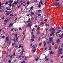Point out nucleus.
<instances>
[{
  "instance_id": "nucleus-22",
  "label": "nucleus",
  "mask_w": 63,
  "mask_h": 63,
  "mask_svg": "<svg viewBox=\"0 0 63 63\" xmlns=\"http://www.w3.org/2000/svg\"><path fill=\"white\" fill-rule=\"evenodd\" d=\"M24 49H22V53H21V54H23V52H24Z\"/></svg>"
},
{
  "instance_id": "nucleus-50",
  "label": "nucleus",
  "mask_w": 63,
  "mask_h": 63,
  "mask_svg": "<svg viewBox=\"0 0 63 63\" xmlns=\"http://www.w3.org/2000/svg\"><path fill=\"white\" fill-rule=\"evenodd\" d=\"M9 16H13V14H10L9 15Z\"/></svg>"
},
{
  "instance_id": "nucleus-47",
  "label": "nucleus",
  "mask_w": 63,
  "mask_h": 63,
  "mask_svg": "<svg viewBox=\"0 0 63 63\" xmlns=\"http://www.w3.org/2000/svg\"><path fill=\"white\" fill-rule=\"evenodd\" d=\"M1 5H2V3L1 2L0 3V8L1 7Z\"/></svg>"
},
{
  "instance_id": "nucleus-4",
  "label": "nucleus",
  "mask_w": 63,
  "mask_h": 63,
  "mask_svg": "<svg viewBox=\"0 0 63 63\" xmlns=\"http://www.w3.org/2000/svg\"><path fill=\"white\" fill-rule=\"evenodd\" d=\"M43 44H44L43 45L44 47H45L46 45V44L45 41H44L43 42Z\"/></svg>"
},
{
  "instance_id": "nucleus-17",
  "label": "nucleus",
  "mask_w": 63,
  "mask_h": 63,
  "mask_svg": "<svg viewBox=\"0 0 63 63\" xmlns=\"http://www.w3.org/2000/svg\"><path fill=\"white\" fill-rule=\"evenodd\" d=\"M12 41H14V42H16V40H15V38H14L13 39H12Z\"/></svg>"
},
{
  "instance_id": "nucleus-34",
  "label": "nucleus",
  "mask_w": 63,
  "mask_h": 63,
  "mask_svg": "<svg viewBox=\"0 0 63 63\" xmlns=\"http://www.w3.org/2000/svg\"><path fill=\"white\" fill-rule=\"evenodd\" d=\"M31 40H32V42H34V39L33 38H32L31 39Z\"/></svg>"
},
{
  "instance_id": "nucleus-21",
  "label": "nucleus",
  "mask_w": 63,
  "mask_h": 63,
  "mask_svg": "<svg viewBox=\"0 0 63 63\" xmlns=\"http://www.w3.org/2000/svg\"><path fill=\"white\" fill-rule=\"evenodd\" d=\"M15 37H16V38H17V34H15Z\"/></svg>"
},
{
  "instance_id": "nucleus-14",
  "label": "nucleus",
  "mask_w": 63,
  "mask_h": 63,
  "mask_svg": "<svg viewBox=\"0 0 63 63\" xmlns=\"http://www.w3.org/2000/svg\"><path fill=\"white\" fill-rule=\"evenodd\" d=\"M56 5H59V2H55V3Z\"/></svg>"
},
{
  "instance_id": "nucleus-16",
  "label": "nucleus",
  "mask_w": 63,
  "mask_h": 63,
  "mask_svg": "<svg viewBox=\"0 0 63 63\" xmlns=\"http://www.w3.org/2000/svg\"><path fill=\"white\" fill-rule=\"evenodd\" d=\"M9 37H6V39L7 41H9Z\"/></svg>"
},
{
  "instance_id": "nucleus-49",
  "label": "nucleus",
  "mask_w": 63,
  "mask_h": 63,
  "mask_svg": "<svg viewBox=\"0 0 63 63\" xmlns=\"http://www.w3.org/2000/svg\"><path fill=\"white\" fill-rule=\"evenodd\" d=\"M50 61L52 63V62H53V60L52 59H51Z\"/></svg>"
},
{
  "instance_id": "nucleus-63",
  "label": "nucleus",
  "mask_w": 63,
  "mask_h": 63,
  "mask_svg": "<svg viewBox=\"0 0 63 63\" xmlns=\"http://www.w3.org/2000/svg\"><path fill=\"white\" fill-rule=\"evenodd\" d=\"M47 1H45V5H46V3H47Z\"/></svg>"
},
{
  "instance_id": "nucleus-62",
  "label": "nucleus",
  "mask_w": 63,
  "mask_h": 63,
  "mask_svg": "<svg viewBox=\"0 0 63 63\" xmlns=\"http://www.w3.org/2000/svg\"><path fill=\"white\" fill-rule=\"evenodd\" d=\"M37 26H38V25H35V27H37Z\"/></svg>"
},
{
  "instance_id": "nucleus-13",
  "label": "nucleus",
  "mask_w": 63,
  "mask_h": 63,
  "mask_svg": "<svg viewBox=\"0 0 63 63\" xmlns=\"http://www.w3.org/2000/svg\"><path fill=\"white\" fill-rule=\"evenodd\" d=\"M31 25H32L31 23H30V24H29L28 25V26L29 27H30Z\"/></svg>"
},
{
  "instance_id": "nucleus-8",
  "label": "nucleus",
  "mask_w": 63,
  "mask_h": 63,
  "mask_svg": "<svg viewBox=\"0 0 63 63\" xmlns=\"http://www.w3.org/2000/svg\"><path fill=\"white\" fill-rule=\"evenodd\" d=\"M49 52L51 54H54V52L52 51Z\"/></svg>"
},
{
  "instance_id": "nucleus-46",
  "label": "nucleus",
  "mask_w": 63,
  "mask_h": 63,
  "mask_svg": "<svg viewBox=\"0 0 63 63\" xmlns=\"http://www.w3.org/2000/svg\"><path fill=\"white\" fill-rule=\"evenodd\" d=\"M47 21V19H45L44 20V21Z\"/></svg>"
},
{
  "instance_id": "nucleus-40",
  "label": "nucleus",
  "mask_w": 63,
  "mask_h": 63,
  "mask_svg": "<svg viewBox=\"0 0 63 63\" xmlns=\"http://www.w3.org/2000/svg\"><path fill=\"white\" fill-rule=\"evenodd\" d=\"M33 6H32L30 8V9L32 10V9H33Z\"/></svg>"
},
{
  "instance_id": "nucleus-19",
  "label": "nucleus",
  "mask_w": 63,
  "mask_h": 63,
  "mask_svg": "<svg viewBox=\"0 0 63 63\" xmlns=\"http://www.w3.org/2000/svg\"><path fill=\"white\" fill-rule=\"evenodd\" d=\"M51 30H53V31H55V29L53 28H51Z\"/></svg>"
},
{
  "instance_id": "nucleus-64",
  "label": "nucleus",
  "mask_w": 63,
  "mask_h": 63,
  "mask_svg": "<svg viewBox=\"0 0 63 63\" xmlns=\"http://www.w3.org/2000/svg\"><path fill=\"white\" fill-rule=\"evenodd\" d=\"M4 37H5V36H3L2 37V38H4Z\"/></svg>"
},
{
  "instance_id": "nucleus-51",
  "label": "nucleus",
  "mask_w": 63,
  "mask_h": 63,
  "mask_svg": "<svg viewBox=\"0 0 63 63\" xmlns=\"http://www.w3.org/2000/svg\"><path fill=\"white\" fill-rule=\"evenodd\" d=\"M21 5H19L18 6V8H19L20 7V6H21Z\"/></svg>"
},
{
  "instance_id": "nucleus-37",
  "label": "nucleus",
  "mask_w": 63,
  "mask_h": 63,
  "mask_svg": "<svg viewBox=\"0 0 63 63\" xmlns=\"http://www.w3.org/2000/svg\"><path fill=\"white\" fill-rule=\"evenodd\" d=\"M16 41H17V42H18V37H17L16 38Z\"/></svg>"
},
{
  "instance_id": "nucleus-56",
  "label": "nucleus",
  "mask_w": 63,
  "mask_h": 63,
  "mask_svg": "<svg viewBox=\"0 0 63 63\" xmlns=\"http://www.w3.org/2000/svg\"><path fill=\"white\" fill-rule=\"evenodd\" d=\"M58 48V47L57 46L56 48V47L55 48V49H57Z\"/></svg>"
},
{
  "instance_id": "nucleus-26",
  "label": "nucleus",
  "mask_w": 63,
  "mask_h": 63,
  "mask_svg": "<svg viewBox=\"0 0 63 63\" xmlns=\"http://www.w3.org/2000/svg\"><path fill=\"white\" fill-rule=\"evenodd\" d=\"M39 57H37L35 59L36 61H37L38 60V59H39Z\"/></svg>"
},
{
  "instance_id": "nucleus-43",
  "label": "nucleus",
  "mask_w": 63,
  "mask_h": 63,
  "mask_svg": "<svg viewBox=\"0 0 63 63\" xmlns=\"http://www.w3.org/2000/svg\"><path fill=\"white\" fill-rule=\"evenodd\" d=\"M49 60V58H47L46 59V61H47V60Z\"/></svg>"
},
{
  "instance_id": "nucleus-24",
  "label": "nucleus",
  "mask_w": 63,
  "mask_h": 63,
  "mask_svg": "<svg viewBox=\"0 0 63 63\" xmlns=\"http://www.w3.org/2000/svg\"><path fill=\"white\" fill-rule=\"evenodd\" d=\"M16 42H14V43H13L12 44V46H13L15 44V43Z\"/></svg>"
},
{
  "instance_id": "nucleus-41",
  "label": "nucleus",
  "mask_w": 63,
  "mask_h": 63,
  "mask_svg": "<svg viewBox=\"0 0 63 63\" xmlns=\"http://www.w3.org/2000/svg\"><path fill=\"white\" fill-rule=\"evenodd\" d=\"M52 45H54V43L53 42H52Z\"/></svg>"
},
{
  "instance_id": "nucleus-5",
  "label": "nucleus",
  "mask_w": 63,
  "mask_h": 63,
  "mask_svg": "<svg viewBox=\"0 0 63 63\" xmlns=\"http://www.w3.org/2000/svg\"><path fill=\"white\" fill-rule=\"evenodd\" d=\"M63 33L60 36H59V37H60V38H61L62 39H63Z\"/></svg>"
},
{
  "instance_id": "nucleus-35",
  "label": "nucleus",
  "mask_w": 63,
  "mask_h": 63,
  "mask_svg": "<svg viewBox=\"0 0 63 63\" xmlns=\"http://www.w3.org/2000/svg\"><path fill=\"white\" fill-rule=\"evenodd\" d=\"M60 28V27H57V28H56V29H59Z\"/></svg>"
},
{
  "instance_id": "nucleus-3",
  "label": "nucleus",
  "mask_w": 63,
  "mask_h": 63,
  "mask_svg": "<svg viewBox=\"0 0 63 63\" xmlns=\"http://www.w3.org/2000/svg\"><path fill=\"white\" fill-rule=\"evenodd\" d=\"M30 22V18H29L28 19V21H26V23H27L29 22Z\"/></svg>"
},
{
  "instance_id": "nucleus-39",
  "label": "nucleus",
  "mask_w": 63,
  "mask_h": 63,
  "mask_svg": "<svg viewBox=\"0 0 63 63\" xmlns=\"http://www.w3.org/2000/svg\"><path fill=\"white\" fill-rule=\"evenodd\" d=\"M8 5H9V7H11V5H11V4L10 3V4H8Z\"/></svg>"
},
{
  "instance_id": "nucleus-28",
  "label": "nucleus",
  "mask_w": 63,
  "mask_h": 63,
  "mask_svg": "<svg viewBox=\"0 0 63 63\" xmlns=\"http://www.w3.org/2000/svg\"><path fill=\"white\" fill-rule=\"evenodd\" d=\"M9 56L10 57V58H12V57L13 56L12 55L11 56H10V55H9Z\"/></svg>"
},
{
  "instance_id": "nucleus-58",
  "label": "nucleus",
  "mask_w": 63,
  "mask_h": 63,
  "mask_svg": "<svg viewBox=\"0 0 63 63\" xmlns=\"http://www.w3.org/2000/svg\"><path fill=\"white\" fill-rule=\"evenodd\" d=\"M32 37L33 38H35V36L34 35H32Z\"/></svg>"
},
{
  "instance_id": "nucleus-7",
  "label": "nucleus",
  "mask_w": 63,
  "mask_h": 63,
  "mask_svg": "<svg viewBox=\"0 0 63 63\" xmlns=\"http://www.w3.org/2000/svg\"><path fill=\"white\" fill-rule=\"evenodd\" d=\"M61 31V30H59V31H58L56 33V34H57V33H59L60 32V31Z\"/></svg>"
},
{
  "instance_id": "nucleus-23",
  "label": "nucleus",
  "mask_w": 63,
  "mask_h": 63,
  "mask_svg": "<svg viewBox=\"0 0 63 63\" xmlns=\"http://www.w3.org/2000/svg\"><path fill=\"white\" fill-rule=\"evenodd\" d=\"M22 47V46H21V45H19L18 48H20V47Z\"/></svg>"
},
{
  "instance_id": "nucleus-54",
  "label": "nucleus",
  "mask_w": 63,
  "mask_h": 63,
  "mask_svg": "<svg viewBox=\"0 0 63 63\" xmlns=\"http://www.w3.org/2000/svg\"><path fill=\"white\" fill-rule=\"evenodd\" d=\"M31 34L32 35H33V31H32L31 32Z\"/></svg>"
},
{
  "instance_id": "nucleus-27",
  "label": "nucleus",
  "mask_w": 63,
  "mask_h": 63,
  "mask_svg": "<svg viewBox=\"0 0 63 63\" xmlns=\"http://www.w3.org/2000/svg\"><path fill=\"white\" fill-rule=\"evenodd\" d=\"M32 51H33V52H35V51H36V49H34V50H33Z\"/></svg>"
},
{
  "instance_id": "nucleus-11",
  "label": "nucleus",
  "mask_w": 63,
  "mask_h": 63,
  "mask_svg": "<svg viewBox=\"0 0 63 63\" xmlns=\"http://www.w3.org/2000/svg\"><path fill=\"white\" fill-rule=\"evenodd\" d=\"M62 48H61L59 50V51H58V53H59L61 51H62Z\"/></svg>"
},
{
  "instance_id": "nucleus-42",
  "label": "nucleus",
  "mask_w": 63,
  "mask_h": 63,
  "mask_svg": "<svg viewBox=\"0 0 63 63\" xmlns=\"http://www.w3.org/2000/svg\"><path fill=\"white\" fill-rule=\"evenodd\" d=\"M9 14H10V13H7L6 14V15H9Z\"/></svg>"
},
{
  "instance_id": "nucleus-33",
  "label": "nucleus",
  "mask_w": 63,
  "mask_h": 63,
  "mask_svg": "<svg viewBox=\"0 0 63 63\" xmlns=\"http://www.w3.org/2000/svg\"><path fill=\"white\" fill-rule=\"evenodd\" d=\"M25 63V61L23 60V62H21L20 63Z\"/></svg>"
},
{
  "instance_id": "nucleus-2",
  "label": "nucleus",
  "mask_w": 63,
  "mask_h": 63,
  "mask_svg": "<svg viewBox=\"0 0 63 63\" xmlns=\"http://www.w3.org/2000/svg\"><path fill=\"white\" fill-rule=\"evenodd\" d=\"M25 60H26V61H27V60H29V57H26V56H25Z\"/></svg>"
},
{
  "instance_id": "nucleus-1",
  "label": "nucleus",
  "mask_w": 63,
  "mask_h": 63,
  "mask_svg": "<svg viewBox=\"0 0 63 63\" xmlns=\"http://www.w3.org/2000/svg\"><path fill=\"white\" fill-rule=\"evenodd\" d=\"M53 39V38H49V41H50L47 42V43L49 44V43H51V42H52L53 41V40H52Z\"/></svg>"
},
{
  "instance_id": "nucleus-44",
  "label": "nucleus",
  "mask_w": 63,
  "mask_h": 63,
  "mask_svg": "<svg viewBox=\"0 0 63 63\" xmlns=\"http://www.w3.org/2000/svg\"><path fill=\"white\" fill-rule=\"evenodd\" d=\"M41 40V38H40V37H39L38 38V40L39 41H40Z\"/></svg>"
},
{
  "instance_id": "nucleus-20",
  "label": "nucleus",
  "mask_w": 63,
  "mask_h": 63,
  "mask_svg": "<svg viewBox=\"0 0 63 63\" xmlns=\"http://www.w3.org/2000/svg\"><path fill=\"white\" fill-rule=\"evenodd\" d=\"M51 46H49V50H51Z\"/></svg>"
},
{
  "instance_id": "nucleus-59",
  "label": "nucleus",
  "mask_w": 63,
  "mask_h": 63,
  "mask_svg": "<svg viewBox=\"0 0 63 63\" xmlns=\"http://www.w3.org/2000/svg\"><path fill=\"white\" fill-rule=\"evenodd\" d=\"M63 53V52H60V54H62Z\"/></svg>"
},
{
  "instance_id": "nucleus-60",
  "label": "nucleus",
  "mask_w": 63,
  "mask_h": 63,
  "mask_svg": "<svg viewBox=\"0 0 63 63\" xmlns=\"http://www.w3.org/2000/svg\"><path fill=\"white\" fill-rule=\"evenodd\" d=\"M34 2H36V3H38V1H37V0L34 1Z\"/></svg>"
},
{
  "instance_id": "nucleus-30",
  "label": "nucleus",
  "mask_w": 63,
  "mask_h": 63,
  "mask_svg": "<svg viewBox=\"0 0 63 63\" xmlns=\"http://www.w3.org/2000/svg\"><path fill=\"white\" fill-rule=\"evenodd\" d=\"M37 15H38V16H41V14H40L39 13H38L37 14Z\"/></svg>"
},
{
  "instance_id": "nucleus-29",
  "label": "nucleus",
  "mask_w": 63,
  "mask_h": 63,
  "mask_svg": "<svg viewBox=\"0 0 63 63\" xmlns=\"http://www.w3.org/2000/svg\"><path fill=\"white\" fill-rule=\"evenodd\" d=\"M23 3H25V1H23L22 3H21V5H23Z\"/></svg>"
},
{
  "instance_id": "nucleus-38",
  "label": "nucleus",
  "mask_w": 63,
  "mask_h": 63,
  "mask_svg": "<svg viewBox=\"0 0 63 63\" xmlns=\"http://www.w3.org/2000/svg\"><path fill=\"white\" fill-rule=\"evenodd\" d=\"M44 23V22H41L40 23V25H42V24H43Z\"/></svg>"
},
{
  "instance_id": "nucleus-55",
  "label": "nucleus",
  "mask_w": 63,
  "mask_h": 63,
  "mask_svg": "<svg viewBox=\"0 0 63 63\" xmlns=\"http://www.w3.org/2000/svg\"><path fill=\"white\" fill-rule=\"evenodd\" d=\"M22 58H24V56H22Z\"/></svg>"
},
{
  "instance_id": "nucleus-9",
  "label": "nucleus",
  "mask_w": 63,
  "mask_h": 63,
  "mask_svg": "<svg viewBox=\"0 0 63 63\" xmlns=\"http://www.w3.org/2000/svg\"><path fill=\"white\" fill-rule=\"evenodd\" d=\"M59 42H60V41L59 40V39H58L56 43L58 44L59 43Z\"/></svg>"
},
{
  "instance_id": "nucleus-52",
  "label": "nucleus",
  "mask_w": 63,
  "mask_h": 63,
  "mask_svg": "<svg viewBox=\"0 0 63 63\" xmlns=\"http://www.w3.org/2000/svg\"><path fill=\"white\" fill-rule=\"evenodd\" d=\"M41 35L42 36H43L44 35V34L43 33H41Z\"/></svg>"
},
{
  "instance_id": "nucleus-48",
  "label": "nucleus",
  "mask_w": 63,
  "mask_h": 63,
  "mask_svg": "<svg viewBox=\"0 0 63 63\" xmlns=\"http://www.w3.org/2000/svg\"><path fill=\"white\" fill-rule=\"evenodd\" d=\"M27 4H28V5H29V2H27Z\"/></svg>"
},
{
  "instance_id": "nucleus-12",
  "label": "nucleus",
  "mask_w": 63,
  "mask_h": 63,
  "mask_svg": "<svg viewBox=\"0 0 63 63\" xmlns=\"http://www.w3.org/2000/svg\"><path fill=\"white\" fill-rule=\"evenodd\" d=\"M40 28L39 26H38L37 29V31H38L39 30V29H40Z\"/></svg>"
},
{
  "instance_id": "nucleus-61",
  "label": "nucleus",
  "mask_w": 63,
  "mask_h": 63,
  "mask_svg": "<svg viewBox=\"0 0 63 63\" xmlns=\"http://www.w3.org/2000/svg\"><path fill=\"white\" fill-rule=\"evenodd\" d=\"M41 44H42V43H40L39 44V46H41Z\"/></svg>"
},
{
  "instance_id": "nucleus-15",
  "label": "nucleus",
  "mask_w": 63,
  "mask_h": 63,
  "mask_svg": "<svg viewBox=\"0 0 63 63\" xmlns=\"http://www.w3.org/2000/svg\"><path fill=\"white\" fill-rule=\"evenodd\" d=\"M18 1L17 0V1H15L14 2V3H15V4L16 5V4H17L18 3Z\"/></svg>"
},
{
  "instance_id": "nucleus-36",
  "label": "nucleus",
  "mask_w": 63,
  "mask_h": 63,
  "mask_svg": "<svg viewBox=\"0 0 63 63\" xmlns=\"http://www.w3.org/2000/svg\"><path fill=\"white\" fill-rule=\"evenodd\" d=\"M26 5V4H23V6H24L25 7V8H26V6H25Z\"/></svg>"
},
{
  "instance_id": "nucleus-25",
  "label": "nucleus",
  "mask_w": 63,
  "mask_h": 63,
  "mask_svg": "<svg viewBox=\"0 0 63 63\" xmlns=\"http://www.w3.org/2000/svg\"><path fill=\"white\" fill-rule=\"evenodd\" d=\"M15 52L13 53V55H12V56H14L15 55Z\"/></svg>"
},
{
  "instance_id": "nucleus-45",
  "label": "nucleus",
  "mask_w": 63,
  "mask_h": 63,
  "mask_svg": "<svg viewBox=\"0 0 63 63\" xmlns=\"http://www.w3.org/2000/svg\"><path fill=\"white\" fill-rule=\"evenodd\" d=\"M38 7H39V8H41V5L40 4H39L38 5Z\"/></svg>"
},
{
  "instance_id": "nucleus-18",
  "label": "nucleus",
  "mask_w": 63,
  "mask_h": 63,
  "mask_svg": "<svg viewBox=\"0 0 63 63\" xmlns=\"http://www.w3.org/2000/svg\"><path fill=\"white\" fill-rule=\"evenodd\" d=\"M9 3H12L13 2V1H11V0H10V1L8 2Z\"/></svg>"
},
{
  "instance_id": "nucleus-10",
  "label": "nucleus",
  "mask_w": 63,
  "mask_h": 63,
  "mask_svg": "<svg viewBox=\"0 0 63 63\" xmlns=\"http://www.w3.org/2000/svg\"><path fill=\"white\" fill-rule=\"evenodd\" d=\"M38 35H39L41 34V32L39 31H37V32Z\"/></svg>"
},
{
  "instance_id": "nucleus-31",
  "label": "nucleus",
  "mask_w": 63,
  "mask_h": 63,
  "mask_svg": "<svg viewBox=\"0 0 63 63\" xmlns=\"http://www.w3.org/2000/svg\"><path fill=\"white\" fill-rule=\"evenodd\" d=\"M31 14L32 15H33L34 14V13H33V12H32L31 13Z\"/></svg>"
},
{
  "instance_id": "nucleus-57",
  "label": "nucleus",
  "mask_w": 63,
  "mask_h": 63,
  "mask_svg": "<svg viewBox=\"0 0 63 63\" xmlns=\"http://www.w3.org/2000/svg\"><path fill=\"white\" fill-rule=\"evenodd\" d=\"M11 42H9V45H10V44H11Z\"/></svg>"
},
{
  "instance_id": "nucleus-32",
  "label": "nucleus",
  "mask_w": 63,
  "mask_h": 63,
  "mask_svg": "<svg viewBox=\"0 0 63 63\" xmlns=\"http://www.w3.org/2000/svg\"><path fill=\"white\" fill-rule=\"evenodd\" d=\"M8 21V20H5L4 21V22H7Z\"/></svg>"
},
{
  "instance_id": "nucleus-6",
  "label": "nucleus",
  "mask_w": 63,
  "mask_h": 63,
  "mask_svg": "<svg viewBox=\"0 0 63 63\" xmlns=\"http://www.w3.org/2000/svg\"><path fill=\"white\" fill-rule=\"evenodd\" d=\"M13 25V23L12 24V23H10L8 27H11V26H12Z\"/></svg>"
},
{
  "instance_id": "nucleus-53",
  "label": "nucleus",
  "mask_w": 63,
  "mask_h": 63,
  "mask_svg": "<svg viewBox=\"0 0 63 63\" xmlns=\"http://www.w3.org/2000/svg\"><path fill=\"white\" fill-rule=\"evenodd\" d=\"M41 10H39L37 11V12H41Z\"/></svg>"
}]
</instances>
